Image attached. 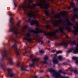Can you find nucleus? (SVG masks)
Wrapping results in <instances>:
<instances>
[{
  "instance_id": "cd10ccee",
  "label": "nucleus",
  "mask_w": 78,
  "mask_h": 78,
  "mask_svg": "<svg viewBox=\"0 0 78 78\" xmlns=\"http://www.w3.org/2000/svg\"><path fill=\"white\" fill-rule=\"evenodd\" d=\"M74 72L75 73H77V70H74Z\"/></svg>"
},
{
  "instance_id": "c85d7f7f",
  "label": "nucleus",
  "mask_w": 78,
  "mask_h": 78,
  "mask_svg": "<svg viewBox=\"0 0 78 78\" xmlns=\"http://www.w3.org/2000/svg\"><path fill=\"white\" fill-rule=\"evenodd\" d=\"M62 73H63V74H64L65 75H66V74H67V73H65V72H62Z\"/></svg>"
},
{
  "instance_id": "5701e85b",
  "label": "nucleus",
  "mask_w": 78,
  "mask_h": 78,
  "mask_svg": "<svg viewBox=\"0 0 78 78\" xmlns=\"http://www.w3.org/2000/svg\"><path fill=\"white\" fill-rule=\"evenodd\" d=\"M45 12L46 16H48V12L47 10H45Z\"/></svg>"
},
{
  "instance_id": "b1692460",
  "label": "nucleus",
  "mask_w": 78,
  "mask_h": 78,
  "mask_svg": "<svg viewBox=\"0 0 78 78\" xmlns=\"http://www.w3.org/2000/svg\"><path fill=\"white\" fill-rule=\"evenodd\" d=\"M62 53V51H58L56 52V53L57 54H59V53Z\"/></svg>"
},
{
  "instance_id": "c756f323",
  "label": "nucleus",
  "mask_w": 78,
  "mask_h": 78,
  "mask_svg": "<svg viewBox=\"0 0 78 78\" xmlns=\"http://www.w3.org/2000/svg\"><path fill=\"white\" fill-rule=\"evenodd\" d=\"M14 5L15 6V7H16V4H15V3L14 2Z\"/></svg>"
},
{
  "instance_id": "e433bc0d",
  "label": "nucleus",
  "mask_w": 78,
  "mask_h": 78,
  "mask_svg": "<svg viewBox=\"0 0 78 78\" xmlns=\"http://www.w3.org/2000/svg\"><path fill=\"white\" fill-rule=\"evenodd\" d=\"M48 44L50 43V41H48Z\"/></svg>"
},
{
  "instance_id": "393cba45",
  "label": "nucleus",
  "mask_w": 78,
  "mask_h": 78,
  "mask_svg": "<svg viewBox=\"0 0 78 78\" xmlns=\"http://www.w3.org/2000/svg\"><path fill=\"white\" fill-rule=\"evenodd\" d=\"M43 63H44V64H48V62H47V61L46 60H44L43 61Z\"/></svg>"
},
{
  "instance_id": "4be33fe9",
  "label": "nucleus",
  "mask_w": 78,
  "mask_h": 78,
  "mask_svg": "<svg viewBox=\"0 0 78 78\" xmlns=\"http://www.w3.org/2000/svg\"><path fill=\"white\" fill-rule=\"evenodd\" d=\"M46 28H47V29H48V28H50V25L47 24L46 26Z\"/></svg>"
},
{
  "instance_id": "4468645a",
  "label": "nucleus",
  "mask_w": 78,
  "mask_h": 78,
  "mask_svg": "<svg viewBox=\"0 0 78 78\" xmlns=\"http://www.w3.org/2000/svg\"><path fill=\"white\" fill-rule=\"evenodd\" d=\"M60 45L63 46V47H67V44L65 41H63L60 44Z\"/></svg>"
},
{
  "instance_id": "ea45409f",
  "label": "nucleus",
  "mask_w": 78,
  "mask_h": 78,
  "mask_svg": "<svg viewBox=\"0 0 78 78\" xmlns=\"http://www.w3.org/2000/svg\"><path fill=\"white\" fill-rule=\"evenodd\" d=\"M71 70V71H73V70H72V69Z\"/></svg>"
},
{
  "instance_id": "a211bd4d",
  "label": "nucleus",
  "mask_w": 78,
  "mask_h": 78,
  "mask_svg": "<svg viewBox=\"0 0 78 78\" xmlns=\"http://www.w3.org/2000/svg\"><path fill=\"white\" fill-rule=\"evenodd\" d=\"M58 58L60 61H61L62 59V57L61 55H59L58 56Z\"/></svg>"
},
{
  "instance_id": "58836bf2",
  "label": "nucleus",
  "mask_w": 78,
  "mask_h": 78,
  "mask_svg": "<svg viewBox=\"0 0 78 78\" xmlns=\"http://www.w3.org/2000/svg\"><path fill=\"white\" fill-rule=\"evenodd\" d=\"M26 53H28V51H26Z\"/></svg>"
},
{
  "instance_id": "aec40b11",
  "label": "nucleus",
  "mask_w": 78,
  "mask_h": 78,
  "mask_svg": "<svg viewBox=\"0 0 78 78\" xmlns=\"http://www.w3.org/2000/svg\"><path fill=\"white\" fill-rule=\"evenodd\" d=\"M44 59L45 60H47V59H48V57L47 55H46L44 57Z\"/></svg>"
},
{
  "instance_id": "9d476101",
  "label": "nucleus",
  "mask_w": 78,
  "mask_h": 78,
  "mask_svg": "<svg viewBox=\"0 0 78 78\" xmlns=\"http://www.w3.org/2000/svg\"><path fill=\"white\" fill-rule=\"evenodd\" d=\"M54 55L55 56L53 57V62L54 64H58V60L56 57V54H54Z\"/></svg>"
},
{
  "instance_id": "c9c22d12",
  "label": "nucleus",
  "mask_w": 78,
  "mask_h": 78,
  "mask_svg": "<svg viewBox=\"0 0 78 78\" xmlns=\"http://www.w3.org/2000/svg\"><path fill=\"white\" fill-rule=\"evenodd\" d=\"M41 72V73H43V72H44V71H41V72Z\"/></svg>"
},
{
  "instance_id": "0eeeda50",
  "label": "nucleus",
  "mask_w": 78,
  "mask_h": 78,
  "mask_svg": "<svg viewBox=\"0 0 78 78\" xmlns=\"http://www.w3.org/2000/svg\"><path fill=\"white\" fill-rule=\"evenodd\" d=\"M30 57L32 59V62L31 64H30L29 65V67H33L34 66V63H35V62H38L39 60L40 59V58H37L33 59V57L31 56V55L30 56Z\"/></svg>"
},
{
  "instance_id": "6ab92c4d",
  "label": "nucleus",
  "mask_w": 78,
  "mask_h": 78,
  "mask_svg": "<svg viewBox=\"0 0 78 78\" xmlns=\"http://www.w3.org/2000/svg\"><path fill=\"white\" fill-rule=\"evenodd\" d=\"M25 28L23 27L21 30V32L22 33H24L25 32Z\"/></svg>"
},
{
  "instance_id": "9b49d317",
  "label": "nucleus",
  "mask_w": 78,
  "mask_h": 78,
  "mask_svg": "<svg viewBox=\"0 0 78 78\" xmlns=\"http://www.w3.org/2000/svg\"><path fill=\"white\" fill-rule=\"evenodd\" d=\"M12 47L14 48L16 52V55H20V53H19V52L17 51V47L16 44L13 45Z\"/></svg>"
},
{
  "instance_id": "473e14b6",
  "label": "nucleus",
  "mask_w": 78,
  "mask_h": 78,
  "mask_svg": "<svg viewBox=\"0 0 78 78\" xmlns=\"http://www.w3.org/2000/svg\"><path fill=\"white\" fill-rule=\"evenodd\" d=\"M51 52H52V53H54V52H55V50H53Z\"/></svg>"
},
{
  "instance_id": "2f4dec72",
  "label": "nucleus",
  "mask_w": 78,
  "mask_h": 78,
  "mask_svg": "<svg viewBox=\"0 0 78 78\" xmlns=\"http://www.w3.org/2000/svg\"><path fill=\"white\" fill-rule=\"evenodd\" d=\"M9 16H12V13L10 12V14H9Z\"/></svg>"
},
{
  "instance_id": "dca6fc26",
  "label": "nucleus",
  "mask_w": 78,
  "mask_h": 78,
  "mask_svg": "<svg viewBox=\"0 0 78 78\" xmlns=\"http://www.w3.org/2000/svg\"><path fill=\"white\" fill-rule=\"evenodd\" d=\"M72 59L73 60H76L75 62L76 64H78V57H73L72 58Z\"/></svg>"
},
{
  "instance_id": "1a4fd4ad",
  "label": "nucleus",
  "mask_w": 78,
  "mask_h": 78,
  "mask_svg": "<svg viewBox=\"0 0 78 78\" xmlns=\"http://www.w3.org/2000/svg\"><path fill=\"white\" fill-rule=\"evenodd\" d=\"M73 28L74 29L73 30V33L75 35L78 34V22L76 23L75 26H73Z\"/></svg>"
},
{
  "instance_id": "72a5a7b5",
  "label": "nucleus",
  "mask_w": 78,
  "mask_h": 78,
  "mask_svg": "<svg viewBox=\"0 0 78 78\" xmlns=\"http://www.w3.org/2000/svg\"><path fill=\"white\" fill-rule=\"evenodd\" d=\"M71 8V7H69L68 8V9H70V8Z\"/></svg>"
},
{
  "instance_id": "39448f33",
  "label": "nucleus",
  "mask_w": 78,
  "mask_h": 78,
  "mask_svg": "<svg viewBox=\"0 0 78 78\" xmlns=\"http://www.w3.org/2000/svg\"><path fill=\"white\" fill-rule=\"evenodd\" d=\"M49 71L51 73L52 76H55V78H69V77H64L61 75L60 73H62V71L61 69L58 72L52 69H49Z\"/></svg>"
},
{
  "instance_id": "f257e3e1",
  "label": "nucleus",
  "mask_w": 78,
  "mask_h": 78,
  "mask_svg": "<svg viewBox=\"0 0 78 78\" xmlns=\"http://www.w3.org/2000/svg\"><path fill=\"white\" fill-rule=\"evenodd\" d=\"M54 17L56 19H59V20H55L52 19L51 21H47L46 22L47 23H48L50 22H51L55 27H59L55 32L47 34L46 35L48 37H54L55 39H59V38L56 36V33L61 32L62 33H64V29L70 31L71 29L70 27L73 26V24L70 23L69 19H67L66 15L63 12L61 14H58L55 15Z\"/></svg>"
},
{
  "instance_id": "f8f14e48",
  "label": "nucleus",
  "mask_w": 78,
  "mask_h": 78,
  "mask_svg": "<svg viewBox=\"0 0 78 78\" xmlns=\"http://www.w3.org/2000/svg\"><path fill=\"white\" fill-rule=\"evenodd\" d=\"M17 65L19 67H21L22 70L23 71H27V72H28L29 70H28L27 69H25V67L23 66H21L20 65H19V63H18L17 64Z\"/></svg>"
},
{
  "instance_id": "a878e982",
  "label": "nucleus",
  "mask_w": 78,
  "mask_h": 78,
  "mask_svg": "<svg viewBox=\"0 0 78 78\" xmlns=\"http://www.w3.org/2000/svg\"><path fill=\"white\" fill-rule=\"evenodd\" d=\"M5 65L4 63H1V66L2 67L5 66Z\"/></svg>"
},
{
  "instance_id": "2eb2a0df",
  "label": "nucleus",
  "mask_w": 78,
  "mask_h": 78,
  "mask_svg": "<svg viewBox=\"0 0 78 78\" xmlns=\"http://www.w3.org/2000/svg\"><path fill=\"white\" fill-rule=\"evenodd\" d=\"M12 57H9V63L10 65H14V62H12Z\"/></svg>"
},
{
  "instance_id": "412c9836",
  "label": "nucleus",
  "mask_w": 78,
  "mask_h": 78,
  "mask_svg": "<svg viewBox=\"0 0 78 78\" xmlns=\"http://www.w3.org/2000/svg\"><path fill=\"white\" fill-rule=\"evenodd\" d=\"M70 5L72 7H74L75 6V4L73 2H71L70 3Z\"/></svg>"
},
{
  "instance_id": "f704fd0d",
  "label": "nucleus",
  "mask_w": 78,
  "mask_h": 78,
  "mask_svg": "<svg viewBox=\"0 0 78 78\" xmlns=\"http://www.w3.org/2000/svg\"><path fill=\"white\" fill-rule=\"evenodd\" d=\"M44 19H45V16L43 17V20H44Z\"/></svg>"
},
{
  "instance_id": "a19ab883",
  "label": "nucleus",
  "mask_w": 78,
  "mask_h": 78,
  "mask_svg": "<svg viewBox=\"0 0 78 78\" xmlns=\"http://www.w3.org/2000/svg\"><path fill=\"white\" fill-rule=\"evenodd\" d=\"M53 67H55V65H54V66H53Z\"/></svg>"
},
{
  "instance_id": "4c0bfd02",
  "label": "nucleus",
  "mask_w": 78,
  "mask_h": 78,
  "mask_svg": "<svg viewBox=\"0 0 78 78\" xmlns=\"http://www.w3.org/2000/svg\"><path fill=\"white\" fill-rule=\"evenodd\" d=\"M66 38H69V37H68V36H66Z\"/></svg>"
},
{
  "instance_id": "423d86ee",
  "label": "nucleus",
  "mask_w": 78,
  "mask_h": 78,
  "mask_svg": "<svg viewBox=\"0 0 78 78\" xmlns=\"http://www.w3.org/2000/svg\"><path fill=\"white\" fill-rule=\"evenodd\" d=\"M76 48H75L74 49L72 48L70 50L68 51L67 52V53H71L73 50V53H74V54H76V53H78V43L76 44Z\"/></svg>"
},
{
  "instance_id": "bb28decb",
  "label": "nucleus",
  "mask_w": 78,
  "mask_h": 78,
  "mask_svg": "<svg viewBox=\"0 0 78 78\" xmlns=\"http://www.w3.org/2000/svg\"><path fill=\"white\" fill-rule=\"evenodd\" d=\"M40 53H44V51H42V50H41L40 51Z\"/></svg>"
},
{
  "instance_id": "ddd939ff",
  "label": "nucleus",
  "mask_w": 78,
  "mask_h": 78,
  "mask_svg": "<svg viewBox=\"0 0 78 78\" xmlns=\"http://www.w3.org/2000/svg\"><path fill=\"white\" fill-rule=\"evenodd\" d=\"M2 58L0 60V62L2 61H3V58L5 57H6V56H7V53L6 52V51H4L3 52L2 54Z\"/></svg>"
},
{
  "instance_id": "6e6552de",
  "label": "nucleus",
  "mask_w": 78,
  "mask_h": 78,
  "mask_svg": "<svg viewBox=\"0 0 78 78\" xmlns=\"http://www.w3.org/2000/svg\"><path fill=\"white\" fill-rule=\"evenodd\" d=\"M8 76L10 77V78H14V77L16 76V74L12 72V69L9 68L7 70Z\"/></svg>"
},
{
  "instance_id": "f03ea898",
  "label": "nucleus",
  "mask_w": 78,
  "mask_h": 78,
  "mask_svg": "<svg viewBox=\"0 0 78 78\" xmlns=\"http://www.w3.org/2000/svg\"><path fill=\"white\" fill-rule=\"evenodd\" d=\"M40 2H42L44 4H42V2L40 3L35 4L33 5L32 6L30 5V3H31V0H28V3L24 2L23 4L21 6H20V8H22L23 11H25V13L27 14L29 17V20L28 21H36L35 20H33V19L36 17V12H33L32 11L28 10V8L32 9V8H34L35 7L37 6H39L41 8L47 9L48 7V4L45 3L47 2V1L46 0H40ZM50 1L51 0H48Z\"/></svg>"
},
{
  "instance_id": "f3484780",
  "label": "nucleus",
  "mask_w": 78,
  "mask_h": 78,
  "mask_svg": "<svg viewBox=\"0 0 78 78\" xmlns=\"http://www.w3.org/2000/svg\"><path fill=\"white\" fill-rule=\"evenodd\" d=\"M69 42L71 43V45H74L76 43V41H72L70 40Z\"/></svg>"
},
{
  "instance_id": "20e7f679",
  "label": "nucleus",
  "mask_w": 78,
  "mask_h": 78,
  "mask_svg": "<svg viewBox=\"0 0 78 78\" xmlns=\"http://www.w3.org/2000/svg\"><path fill=\"white\" fill-rule=\"evenodd\" d=\"M14 21V19L12 17H10L9 22L10 23V26L11 27V31H12L15 34H17L18 33H20V32L18 30V27L19 26V23H18L16 26H14L13 25V22Z\"/></svg>"
},
{
  "instance_id": "7ed1b4c3",
  "label": "nucleus",
  "mask_w": 78,
  "mask_h": 78,
  "mask_svg": "<svg viewBox=\"0 0 78 78\" xmlns=\"http://www.w3.org/2000/svg\"><path fill=\"white\" fill-rule=\"evenodd\" d=\"M36 31L31 30L30 28H29L28 29L29 32H27L26 34V37H24V39L26 40L29 42H31V39L32 38L31 37V33H33V34L36 36V38L37 39V42H41V44H43L44 43V41H42L40 39V38L39 37V35L38 34L39 33H44L45 32L42 30H40L38 27H36L35 29Z\"/></svg>"
},
{
  "instance_id": "7c9ffc66",
  "label": "nucleus",
  "mask_w": 78,
  "mask_h": 78,
  "mask_svg": "<svg viewBox=\"0 0 78 78\" xmlns=\"http://www.w3.org/2000/svg\"><path fill=\"white\" fill-rule=\"evenodd\" d=\"M25 29H27V26H25Z\"/></svg>"
}]
</instances>
